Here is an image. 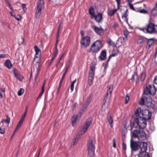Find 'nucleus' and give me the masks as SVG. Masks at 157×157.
Segmentation results:
<instances>
[{
    "mask_svg": "<svg viewBox=\"0 0 157 157\" xmlns=\"http://www.w3.org/2000/svg\"><path fill=\"white\" fill-rule=\"evenodd\" d=\"M141 115L143 117H139L134 118L133 125L135 128L143 129L146 127L147 125L146 120L150 119L151 113L148 109H145L142 111Z\"/></svg>",
    "mask_w": 157,
    "mask_h": 157,
    "instance_id": "1",
    "label": "nucleus"
},
{
    "mask_svg": "<svg viewBox=\"0 0 157 157\" xmlns=\"http://www.w3.org/2000/svg\"><path fill=\"white\" fill-rule=\"evenodd\" d=\"M139 29L145 33L157 34V25L151 22H149L147 25L146 28H140Z\"/></svg>",
    "mask_w": 157,
    "mask_h": 157,
    "instance_id": "2",
    "label": "nucleus"
},
{
    "mask_svg": "<svg viewBox=\"0 0 157 157\" xmlns=\"http://www.w3.org/2000/svg\"><path fill=\"white\" fill-rule=\"evenodd\" d=\"M95 140L94 138L90 139L87 145L88 154L90 157H94L95 149Z\"/></svg>",
    "mask_w": 157,
    "mask_h": 157,
    "instance_id": "3",
    "label": "nucleus"
},
{
    "mask_svg": "<svg viewBox=\"0 0 157 157\" xmlns=\"http://www.w3.org/2000/svg\"><path fill=\"white\" fill-rule=\"evenodd\" d=\"M133 136L134 138H137L140 140H144L146 139V135L144 132L143 130L138 131L135 130L132 132Z\"/></svg>",
    "mask_w": 157,
    "mask_h": 157,
    "instance_id": "4",
    "label": "nucleus"
},
{
    "mask_svg": "<svg viewBox=\"0 0 157 157\" xmlns=\"http://www.w3.org/2000/svg\"><path fill=\"white\" fill-rule=\"evenodd\" d=\"M102 42L100 40L95 41L90 47V51L93 53H97L102 48Z\"/></svg>",
    "mask_w": 157,
    "mask_h": 157,
    "instance_id": "5",
    "label": "nucleus"
},
{
    "mask_svg": "<svg viewBox=\"0 0 157 157\" xmlns=\"http://www.w3.org/2000/svg\"><path fill=\"white\" fill-rule=\"evenodd\" d=\"M139 104L141 105H145L147 107L150 106L152 104L151 98L146 95H143L141 98Z\"/></svg>",
    "mask_w": 157,
    "mask_h": 157,
    "instance_id": "6",
    "label": "nucleus"
},
{
    "mask_svg": "<svg viewBox=\"0 0 157 157\" xmlns=\"http://www.w3.org/2000/svg\"><path fill=\"white\" fill-rule=\"evenodd\" d=\"M156 89L155 86L153 85H147L144 90V95H147L149 94L153 95L156 92Z\"/></svg>",
    "mask_w": 157,
    "mask_h": 157,
    "instance_id": "7",
    "label": "nucleus"
},
{
    "mask_svg": "<svg viewBox=\"0 0 157 157\" xmlns=\"http://www.w3.org/2000/svg\"><path fill=\"white\" fill-rule=\"evenodd\" d=\"M44 7V0H38L36 11V17L38 19L40 17L42 9Z\"/></svg>",
    "mask_w": 157,
    "mask_h": 157,
    "instance_id": "8",
    "label": "nucleus"
},
{
    "mask_svg": "<svg viewBox=\"0 0 157 157\" xmlns=\"http://www.w3.org/2000/svg\"><path fill=\"white\" fill-rule=\"evenodd\" d=\"M92 119L89 118L87 119L85 124L83 127L80 129L79 132H81V134H83L87 131L88 127L90 126L91 122Z\"/></svg>",
    "mask_w": 157,
    "mask_h": 157,
    "instance_id": "9",
    "label": "nucleus"
},
{
    "mask_svg": "<svg viewBox=\"0 0 157 157\" xmlns=\"http://www.w3.org/2000/svg\"><path fill=\"white\" fill-rule=\"evenodd\" d=\"M92 119L89 118L87 119L85 124L83 127L80 129L79 132H81V134H83L87 131L88 127L90 126L91 122Z\"/></svg>",
    "mask_w": 157,
    "mask_h": 157,
    "instance_id": "10",
    "label": "nucleus"
},
{
    "mask_svg": "<svg viewBox=\"0 0 157 157\" xmlns=\"http://www.w3.org/2000/svg\"><path fill=\"white\" fill-rule=\"evenodd\" d=\"M90 42V37L88 36H86L84 37L81 38L80 40L81 45L83 48H86L89 46Z\"/></svg>",
    "mask_w": 157,
    "mask_h": 157,
    "instance_id": "11",
    "label": "nucleus"
},
{
    "mask_svg": "<svg viewBox=\"0 0 157 157\" xmlns=\"http://www.w3.org/2000/svg\"><path fill=\"white\" fill-rule=\"evenodd\" d=\"M34 49L36 52V54L34 58V61H36V63H37V61H38L39 63H40V49L36 45L34 46Z\"/></svg>",
    "mask_w": 157,
    "mask_h": 157,
    "instance_id": "12",
    "label": "nucleus"
},
{
    "mask_svg": "<svg viewBox=\"0 0 157 157\" xmlns=\"http://www.w3.org/2000/svg\"><path fill=\"white\" fill-rule=\"evenodd\" d=\"M37 62V63H35L33 67L34 71L36 73V75L35 77V81L36 82L37 81L41 67L40 63H38V61Z\"/></svg>",
    "mask_w": 157,
    "mask_h": 157,
    "instance_id": "13",
    "label": "nucleus"
},
{
    "mask_svg": "<svg viewBox=\"0 0 157 157\" xmlns=\"http://www.w3.org/2000/svg\"><path fill=\"white\" fill-rule=\"evenodd\" d=\"M139 148L140 149V152H145L147 148V144L146 142H140Z\"/></svg>",
    "mask_w": 157,
    "mask_h": 157,
    "instance_id": "14",
    "label": "nucleus"
},
{
    "mask_svg": "<svg viewBox=\"0 0 157 157\" xmlns=\"http://www.w3.org/2000/svg\"><path fill=\"white\" fill-rule=\"evenodd\" d=\"M140 142H132V140H131L130 146L131 147L133 151H136L139 148Z\"/></svg>",
    "mask_w": 157,
    "mask_h": 157,
    "instance_id": "15",
    "label": "nucleus"
},
{
    "mask_svg": "<svg viewBox=\"0 0 157 157\" xmlns=\"http://www.w3.org/2000/svg\"><path fill=\"white\" fill-rule=\"evenodd\" d=\"M91 27L95 32L98 35H101L103 33L104 30L101 28L98 27L95 25L92 26Z\"/></svg>",
    "mask_w": 157,
    "mask_h": 157,
    "instance_id": "16",
    "label": "nucleus"
},
{
    "mask_svg": "<svg viewBox=\"0 0 157 157\" xmlns=\"http://www.w3.org/2000/svg\"><path fill=\"white\" fill-rule=\"evenodd\" d=\"M82 135L81 134V132L79 131L76 136L74 138L71 144V145L72 146L75 145L81 138V136Z\"/></svg>",
    "mask_w": 157,
    "mask_h": 157,
    "instance_id": "17",
    "label": "nucleus"
},
{
    "mask_svg": "<svg viewBox=\"0 0 157 157\" xmlns=\"http://www.w3.org/2000/svg\"><path fill=\"white\" fill-rule=\"evenodd\" d=\"M14 75L16 78L18 79L20 81H22L23 80L24 77L23 75L19 73H18L17 70L16 69H14L13 70Z\"/></svg>",
    "mask_w": 157,
    "mask_h": 157,
    "instance_id": "18",
    "label": "nucleus"
},
{
    "mask_svg": "<svg viewBox=\"0 0 157 157\" xmlns=\"http://www.w3.org/2000/svg\"><path fill=\"white\" fill-rule=\"evenodd\" d=\"M102 14L101 13H98L96 15L93 17L95 20L98 23H100L102 19Z\"/></svg>",
    "mask_w": 157,
    "mask_h": 157,
    "instance_id": "19",
    "label": "nucleus"
},
{
    "mask_svg": "<svg viewBox=\"0 0 157 157\" xmlns=\"http://www.w3.org/2000/svg\"><path fill=\"white\" fill-rule=\"evenodd\" d=\"M107 96H106L105 97L106 98H104V101L105 100V102L102 106V109L104 111H105V108H107L110 104L109 100L108 99H107L106 98Z\"/></svg>",
    "mask_w": 157,
    "mask_h": 157,
    "instance_id": "20",
    "label": "nucleus"
},
{
    "mask_svg": "<svg viewBox=\"0 0 157 157\" xmlns=\"http://www.w3.org/2000/svg\"><path fill=\"white\" fill-rule=\"evenodd\" d=\"M107 119L109 123L111 128L113 127V119L112 118L111 114L109 113L107 115Z\"/></svg>",
    "mask_w": 157,
    "mask_h": 157,
    "instance_id": "21",
    "label": "nucleus"
},
{
    "mask_svg": "<svg viewBox=\"0 0 157 157\" xmlns=\"http://www.w3.org/2000/svg\"><path fill=\"white\" fill-rule=\"evenodd\" d=\"M94 75L89 74L88 78V82L89 86H91L92 83L94 79Z\"/></svg>",
    "mask_w": 157,
    "mask_h": 157,
    "instance_id": "22",
    "label": "nucleus"
},
{
    "mask_svg": "<svg viewBox=\"0 0 157 157\" xmlns=\"http://www.w3.org/2000/svg\"><path fill=\"white\" fill-rule=\"evenodd\" d=\"M106 51L105 50H102L101 53L99 56L101 60H105L106 58Z\"/></svg>",
    "mask_w": 157,
    "mask_h": 157,
    "instance_id": "23",
    "label": "nucleus"
},
{
    "mask_svg": "<svg viewBox=\"0 0 157 157\" xmlns=\"http://www.w3.org/2000/svg\"><path fill=\"white\" fill-rule=\"evenodd\" d=\"M156 41V40L154 38L149 39L147 41V47L149 48Z\"/></svg>",
    "mask_w": 157,
    "mask_h": 157,
    "instance_id": "24",
    "label": "nucleus"
},
{
    "mask_svg": "<svg viewBox=\"0 0 157 157\" xmlns=\"http://www.w3.org/2000/svg\"><path fill=\"white\" fill-rule=\"evenodd\" d=\"M113 89V86L112 85H110L108 87V90L107 92L106 96H108L109 95V97H110L111 95Z\"/></svg>",
    "mask_w": 157,
    "mask_h": 157,
    "instance_id": "25",
    "label": "nucleus"
},
{
    "mask_svg": "<svg viewBox=\"0 0 157 157\" xmlns=\"http://www.w3.org/2000/svg\"><path fill=\"white\" fill-rule=\"evenodd\" d=\"M142 110H141V108L140 107L136 109L135 112V115L136 117H137V118L139 117H138L139 116L142 115Z\"/></svg>",
    "mask_w": 157,
    "mask_h": 157,
    "instance_id": "26",
    "label": "nucleus"
},
{
    "mask_svg": "<svg viewBox=\"0 0 157 157\" xmlns=\"http://www.w3.org/2000/svg\"><path fill=\"white\" fill-rule=\"evenodd\" d=\"M79 120L75 115H74L71 118V122L73 126H74L76 124V122L77 120Z\"/></svg>",
    "mask_w": 157,
    "mask_h": 157,
    "instance_id": "27",
    "label": "nucleus"
},
{
    "mask_svg": "<svg viewBox=\"0 0 157 157\" xmlns=\"http://www.w3.org/2000/svg\"><path fill=\"white\" fill-rule=\"evenodd\" d=\"M117 11V9H115L114 10L108 9V15L110 16H112L115 14V13Z\"/></svg>",
    "mask_w": 157,
    "mask_h": 157,
    "instance_id": "28",
    "label": "nucleus"
},
{
    "mask_svg": "<svg viewBox=\"0 0 157 157\" xmlns=\"http://www.w3.org/2000/svg\"><path fill=\"white\" fill-rule=\"evenodd\" d=\"M68 69V67H67L66 68V70L64 72V73H63L62 76V77L60 80V82H59V89L60 88V86H61V85L62 84V83L63 82V80L65 77V76L66 75V73L67 72V70Z\"/></svg>",
    "mask_w": 157,
    "mask_h": 157,
    "instance_id": "29",
    "label": "nucleus"
},
{
    "mask_svg": "<svg viewBox=\"0 0 157 157\" xmlns=\"http://www.w3.org/2000/svg\"><path fill=\"white\" fill-rule=\"evenodd\" d=\"M84 109L83 108H82L80 110L79 113H78L77 115H75L76 117H77V118L79 120L82 115L83 114L84 112Z\"/></svg>",
    "mask_w": 157,
    "mask_h": 157,
    "instance_id": "30",
    "label": "nucleus"
},
{
    "mask_svg": "<svg viewBox=\"0 0 157 157\" xmlns=\"http://www.w3.org/2000/svg\"><path fill=\"white\" fill-rule=\"evenodd\" d=\"M5 65L8 68H11L12 67V65L10 61L8 59L7 60L5 63Z\"/></svg>",
    "mask_w": 157,
    "mask_h": 157,
    "instance_id": "31",
    "label": "nucleus"
},
{
    "mask_svg": "<svg viewBox=\"0 0 157 157\" xmlns=\"http://www.w3.org/2000/svg\"><path fill=\"white\" fill-rule=\"evenodd\" d=\"M138 156L139 157H150L149 154L146 151L145 152H139Z\"/></svg>",
    "mask_w": 157,
    "mask_h": 157,
    "instance_id": "32",
    "label": "nucleus"
},
{
    "mask_svg": "<svg viewBox=\"0 0 157 157\" xmlns=\"http://www.w3.org/2000/svg\"><path fill=\"white\" fill-rule=\"evenodd\" d=\"M89 13L90 14L91 16V18H93V17H94L95 15L94 10L93 7L90 8L89 10Z\"/></svg>",
    "mask_w": 157,
    "mask_h": 157,
    "instance_id": "33",
    "label": "nucleus"
},
{
    "mask_svg": "<svg viewBox=\"0 0 157 157\" xmlns=\"http://www.w3.org/2000/svg\"><path fill=\"white\" fill-rule=\"evenodd\" d=\"M58 53V50H57V51H56V52L54 54L52 57V59L51 60L49 65H50L52 63V62L54 61V60H55V59L56 57L57 54Z\"/></svg>",
    "mask_w": 157,
    "mask_h": 157,
    "instance_id": "34",
    "label": "nucleus"
},
{
    "mask_svg": "<svg viewBox=\"0 0 157 157\" xmlns=\"http://www.w3.org/2000/svg\"><path fill=\"white\" fill-rule=\"evenodd\" d=\"M151 13L154 16L157 15V3L155 7L151 10Z\"/></svg>",
    "mask_w": 157,
    "mask_h": 157,
    "instance_id": "35",
    "label": "nucleus"
},
{
    "mask_svg": "<svg viewBox=\"0 0 157 157\" xmlns=\"http://www.w3.org/2000/svg\"><path fill=\"white\" fill-rule=\"evenodd\" d=\"M129 32L127 30H125L124 32V35L125 36V38H124V37H121L120 39H122L124 41L127 38V36L129 33Z\"/></svg>",
    "mask_w": 157,
    "mask_h": 157,
    "instance_id": "36",
    "label": "nucleus"
},
{
    "mask_svg": "<svg viewBox=\"0 0 157 157\" xmlns=\"http://www.w3.org/2000/svg\"><path fill=\"white\" fill-rule=\"evenodd\" d=\"M132 80L133 81H134L135 80H138V76L137 75V74L135 72L134 74L132 75Z\"/></svg>",
    "mask_w": 157,
    "mask_h": 157,
    "instance_id": "37",
    "label": "nucleus"
},
{
    "mask_svg": "<svg viewBox=\"0 0 157 157\" xmlns=\"http://www.w3.org/2000/svg\"><path fill=\"white\" fill-rule=\"evenodd\" d=\"M95 68L93 66H91L89 72V74H92L94 75Z\"/></svg>",
    "mask_w": 157,
    "mask_h": 157,
    "instance_id": "38",
    "label": "nucleus"
},
{
    "mask_svg": "<svg viewBox=\"0 0 157 157\" xmlns=\"http://www.w3.org/2000/svg\"><path fill=\"white\" fill-rule=\"evenodd\" d=\"M59 29L58 31L57 32V36H56L57 40H56V45H55L56 48V51H57V50H58L57 49V45L58 42V38L59 37Z\"/></svg>",
    "mask_w": 157,
    "mask_h": 157,
    "instance_id": "39",
    "label": "nucleus"
},
{
    "mask_svg": "<svg viewBox=\"0 0 157 157\" xmlns=\"http://www.w3.org/2000/svg\"><path fill=\"white\" fill-rule=\"evenodd\" d=\"M91 101V98H90L89 99V101H87L86 102L85 104H84V105H83V108H83L84 109V110L86 109V108L87 107V106H88V105L89 104V103Z\"/></svg>",
    "mask_w": 157,
    "mask_h": 157,
    "instance_id": "40",
    "label": "nucleus"
},
{
    "mask_svg": "<svg viewBox=\"0 0 157 157\" xmlns=\"http://www.w3.org/2000/svg\"><path fill=\"white\" fill-rule=\"evenodd\" d=\"M24 90L23 89L21 88L18 91V95L19 96H20L22 95L23 93H24Z\"/></svg>",
    "mask_w": 157,
    "mask_h": 157,
    "instance_id": "41",
    "label": "nucleus"
},
{
    "mask_svg": "<svg viewBox=\"0 0 157 157\" xmlns=\"http://www.w3.org/2000/svg\"><path fill=\"white\" fill-rule=\"evenodd\" d=\"M146 74L145 73H142L141 76V81H143L145 78Z\"/></svg>",
    "mask_w": 157,
    "mask_h": 157,
    "instance_id": "42",
    "label": "nucleus"
},
{
    "mask_svg": "<svg viewBox=\"0 0 157 157\" xmlns=\"http://www.w3.org/2000/svg\"><path fill=\"white\" fill-rule=\"evenodd\" d=\"M23 122L19 121L16 127V130L19 129L20 128Z\"/></svg>",
    "mask_w": 157,
    "mask_h": 157,
    "instance_id": "43",
    "label": "nucleus"
},
{
    "mask_svg": "<svg viewBox=\"0 0 157 157\" xmlns=\"http://www.w3.org/2000/svg\"><path fill=\"white\" fill-rule=\"evenodd\" d=\"M149 128L151 131H154L155 129V127L152 123L150 124Z\"/></svg>",
    "mask_w": 157,
    "mask_h": 157,
    "instance_id": "44",
    "label": "nucleus"
},
{
    "mask_svg": "<svg viewBox=\"0 0 157 157\" xmlns=\"http://www.w3.org/2000/svg\"><path fill=\"white\" fill-rule=\"evenodd\" d=\"M3 121L8 124H9L10 122V118L9 117L8 115H7L6 119L3 120Z\"/></svg>",
    "mask_w": 157,
    "mask_h": 157,
    "instance_id": "45",
    "label": "nucleus"
},
{
    "mask_svg": "<svg viewBox=\"0 0 157 157\" xmlns=\"http://www.w3.org/2000/svg\"><path fill=\"white\" fill-rule=\"evenodd\" d=\"M144 41V40L143 38H139L137 40V42L138 44H141Z\"/></svg>",
    "mask_w": 157,
    "mask_h": 157,
    "instance_id": "46",
    "label": "nucleus"
},
{
    "mask_svg": "<svg viewBox=\"0 0 157 157\" xmlns=\"http://www.w3.org/2000/svg\"><path fill=\"white\" fill-rule=\"evenodd\" d=\"M113 27L114 29L116 30L118 27V24L117 23L115 22L113 25Z\"/></svg>",
    "mask_w": 157,
    "mask_h": 157,
    "instance_id": "47",
    "label": "nucleus"
},
{
    "mask_svg": "<svg viewBox=\"0 0 157 157\" xmlns=\"http://www.w3.org/2000/svg\"><path fill=\"white\" fill-rule=\"evenodd\" d=\"M109 44L111 46H114V43L110 39L108 41Z\"/></svg>",
    "mask_w": 157,
    "mask_h": 157,
    "instance_id": "48",
    "label": "nucleus"
},
{
    "mask_svg": "<svg viewBox=\"0 0 157 157\" xmlns=\"http://www.w3.org/2000/svg\"><path fill=\"white\" fill-rule=\"evenodd\" d=\"M139 12L140 13L144 14H146L147 13V11L144 9L142 10H141V9H140V10Z\"/></svg>",
    "mask_w": 157,
    "mask_h": 157,
    "instance_id": "49",
    "label": "nucleus"
},
{
    "mask_svg": "<svg viewBox=\"0 0 157 157\" xmlns=\"http://www.w3.org/2000/svg\"><path fill=\"white\" fill-rule=\"evenodd\" d=\"M7 6L8 7L10 6H11V4L10 2L8 0H4Z\"/></svg>",
    "mask_w": 157,
    "mask_h": 157,
    "instance_id": "50",
    "label": "nucleus"
},
{
    "mask_svg": "<svg viewBox=\"0 0 157 157\" xmlns=\"http://www.w3.org/2000/svg\"><path fill=\"white\" fill-rule=\"evenodd\" d=\"M22 6L24 12H25L27 10V9L26 8V5L25 4H22Z\"/></svg>",
    "mask_w": 157,
    "mask_h": 157,
    "instance_id": "51",
    "label": "nucleus"
},
{
    "mask_svg": "<svg viewBox=\"0 0 157 157\" xmlns=\"http://www.w3.org/2000/svg\"><path fill=\"white\" fill-rule=\"evenodd\" d=\"M129 100V97L128 95H126L125 98V104H126L128 103Z\"/></svg>",
    "mask_w": 157,
    "mask_h": 157,
    "instance_id": "52",
    "label": "nucleus"
},
{
    "mask_svg": "<svg viewBox=\"0 0 157 157\" xmlns=\"http://www.w3.org/2000/svg\"><path fill=\"white\" fill-rule=\"evenodd\" d=\"M13 16H14L13 17H14L18 21H19L21 19V17L20 16H19V17H18L17 16L15 15H14Z\"/></svg>",
    "mask_w": 157,
    "mask_h": 157,
    "instance_id": "53",
    "label": "nucleus"
},
{
    "mask_svg": "<svg viewBox=\"0 0 157 157\" xmlns=\"http://www.w3.org/2000/svg\"><path fill=\"white\" fill-rule=\"evenodd\" d=\"M5 132V129L4 128H2L0 127V133L1 134H4Z\"/></svg>",
    "mask_w": 157,
    "mask_h": 157,
    "instance_id": "54",
    "label": "nucleus"
},
{
    "mask_svg": "<svg viewBox=\"0 0 157 157\" xmlns=\"http://www.w3.org/2000/svg\"><path fill=\"white\" fill-rule=\"evenodd\" d=\"M141 7H140L139 8H135V9L134 10H133L135 11L136 12H139L140 10V9H141Z\"/></svg>",
    "mask_w": 157,
    "mask_h": 157,
    "instance_id": "55",
    "label": "nucleus"
},
{
    "mask_svg": "<svg viewBox=\"0 0 157 157\" xmlns=\"http://www.w3.org/2000/svg\"><path fill=\"white\" fill-rule=\"evenodd\" d=\"M74 84H72L71 83V92H72L73 91L74 88Z\"/></svg>",
    "mask_w": 157,
    "mask_h": 157,
    "instance_id": "56",
    "label": "nucleus"
},
{
    "mask_svg": "<svg viewBox=\"0 0 157 157\" xmlns=\"http://www.w3.org/2000/svg\"><path fill=\"white\" fill-rule=\"evenodd\" d=\"M113 146L115 148L116 147L115 139V138H113Z\"/></svg>",
    "mask_w": 157,
    "mask_h": 157,
    "instance_id": "57",
    "label": "nucleus"
},
{
    "mask_svg": "<svg viewBox=\"0 0 157 157\" xmlns=\"http://www.w3.org/2000/svg\"><path fill=\"white\" fill-rule=\"evenodd\" d=\"M122 147H123V149L124 150H125L126 149V145L125 143H123Z\"/></svg>",
    "mask_w": 157,
    "mask_h": 157,
    "instance_id": "58",
    "label": "nucleus"
},
{
    "mask_svg": "<svg viewBox=\"0 0 157 157\" xmlns=\"http://www.w3.org/2000/svg\"><path fill=\"white\" fill-rule=\"evenodd\" d=\"M80 34L81 36V38H82L83 37H84V32L83 30H81L80 31Z\"/></svg>",
    "mask_w": 157,
    "mask_h": 157,
    "instance_id": "59",
    "label": "nucleus"
},
{
    "mask_svg": "<svg viewBox=\"0 0 157 157\" xmlns=\"http://www.w3.org/2000/svg\"><path fill=\"white\" fill-rule=\"evenodd\" d=\"M154 82L155 84L157 85V75L154 78Z\"/></svg>",
    "mask_w": 157,
    "mask_h": 157,
    "instance_id": "60",
    "label": "nucleus"
},
{
    "mask_svg": "<svg viewBox=\"0 0 157 157\" xmlns=\"http://www.w3.org/2000/svg\"><path fill=\"white\" fill-rule=\"evenodd\" d=\"M116 1L117 5L118 8H119L120 4L121 3V0H115Z\"/></svg>",
    "mask_w": 157,
    "mask_h": 157,
    "instance_id": "61",
    "label": "nucleus"
},
{
    "mask_svg": "<svg viewBox=\"0 0 157 157\" xmlns=\"http://www.w3.org/2000/svg\"><path fill=\"white\" fill-rule=\"evenodd\" d=\"M128 5L129 6L130 9H131L132 10H134L135 9V7L133 6V5L131 4H129Z\"/></svg>",
    "mask_w": 157,
    "mask_h": 157,
    "instance_id": "62",
    "label": "nucleus"
},
{
    "mask_svg": "<svg viewBox=\"0 0 157 157\" xmlns=\"http://www.w3.org/2000/svg\"><path fill=\"white\" fill-rule=\"evenodd\" d=\"M6 55L5 54H2L0 55V58H4L6 57Z\"/></svg>",
    "mask_w": 157,
    "mask_h": 157,
    "instance_id": "63",
    "label": "nucleus"
},
{
    "mask_svg": "<svg viewBox=\"0 0 157 157\" xmlns=\"http://www.w3.org/2000/svg\"><path fill=\"white\" fill-rule=\"evenodd\" d=\"M25 117L24 116V115H22L21 117V118L20 120V121L23 122L24 121L25 118Z\"/></svg>",
    "mask_w": 157,
    "mask_h": 157,
    "instance_id": "64",
    "label": "nucleus"
}]
</instances>
